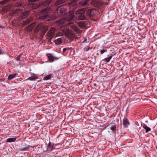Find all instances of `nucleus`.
<instances>
[{"mask_svg":"<svg viewBox=\"0 0 157 157\" xmlns=\"http://www.w3.org/2000/svg\"><path fill=\"white\" fill-rule=\"evenodd\" d=\"M68 49H69L67 48H64L63 49V52H66L67 50H68Z\"/></svg>","mask_w":157,"mask_h":157,"instance_id":"37","label":"nucleus"},{"mask_svg":"<svg viewBox=\"0 0 157 157\" xmlns=\"http://www.w3.org/2000/svg\"><path fill=\"white\" fill-rule=\"evenodd\" d=\"M16 137L13 138H9L7 139L6 142H9L10 143L14 142L16 140Z\"/></svg>","mask_w":157,"mask_h":157,"instance_id":"18","label":"nucleus"},{"mask_svg":"<svg viewBox=\"0 0 157 157\" xmlns=\"http://www.w3.org/2000/svg\"><path fill=\"white\" fill-rule=\"evenodd\" d=\"M122 124L125 128L128 127V126L130 124V122L127 118H125L123 119Z\"/></svg>","mask_w":157,"mask_h":157,"instance_id":"6","label":"nucleus"},{"mask_svg":"<svg viewBox=\"0 0 157 157\" xmlns=\"http://www.w3.org/2000/svg\"><path fill=\"white\" fill-rule=\"evenodd\" d=\"M51 11V9L50 7H47L46 8L44 9L41 12V13L44 14V15L39 17L40 19H45L48 16L47 14L48 13Z\"/></svg>","mask_w":157,"mask_h":157,"instance_id":"2","label":"nucleus"},{"mask_svg":"<svg viewBox=\"0 0 157 157\" xmlns=\"http://www.w3.org/2000/svg\"><path fill=\"white\" fill-rule=\"evenodd\" d=\"M43 26V24L42 23H40L36 27V31H38Z\"/></svg>","mask_w":157,"mask_h":157,"instance_id":"25","label":"nucleus"},{"mask_svg":"<svg viewBox=\"0 0 157 157\" xmlns=\"http://www.w3.org/2000/svg\"><path fill=\"white\" fill-rule=\"evenodd\" d=\"M37 78H38L37 76H33L29 77L28 78V79L30 81H35Z\"/></svg>","mask_w":157,"mask_h":157,"instance_id":"26","label":"nucleus"},{"mask_svg":"<svg viewBox=\"0 0 157 157\" xmlns=\"http://www.w3.org/2000/svg\"><path fill=\"white\" fill-rule=\"evenodd\" d=\"M79 25L80 26L82 27L85 25V24L84 23L81 22L79 23Z\"/></svg>","mask_w":157,"mask_h":157,"instance_id":"31","label":"nucleus"},{"mask_svg":"<svg viewBox=\"0 0 157 157\" xmlns=\"http://www.w3.org/2000/svg\"><path fill=\"white\" fill-rule=\"evenodd\" d=\"M62 40L61 38H59L55 40V43L57 45H59L62 43Z\"/></svg>","mask_w":157,"mask_h":157,"instance_id":"17","label":"nucleus"},{"mask_svg":"<svg viewBox=\"0 0 157 157\" xmlns=\"http://www.w3.org/2000/svg\"><path fill=\"white\" fill-rule=\"evenodd\" d=\"M52 74L48 75L44 77L43 80H47L50 79L52 77Z\"/></svg>","mask_w":157,"mask_h":157,"instance_id":"19","label":"nucleus"},{"mask_svg":"<svg viewBox=\"0 0 157 157\" xmlns=\"http://www.w3.org/2000/svg\"><path fill=\"white\" fill-rule=\"evenodd\" d=\"M57 10L59 11V13L62 15H63L66 13L65 12L66 11V9L64 8L59 7L57 9Z\"/></svg>","mask_w":157,"mask_h":157,"instance_id":"11","label":"nucleus"},{"mask_svg":"<svg viewBox=\"0 0 157 157\" xmlns=\"http://www.w3.org/2000/svg\"><path fill=\"white\" fill-rule=\"evenodd\" d=\"M51 0H47L46 1L44 2H41L39 3V7H44L46 6L49 5L51 3Z\"/></svg>","mask_w":157,"mask_h":157,"instance_id":"3","label":"nucleus"},{"mask_svg":"<svg viewBox=\"0 0 157 157\" xmlns=\"http://www.w3.org/2000/svg\"><path fill=\"white\" fill-rule=\"evenodd\" d=\"M66 19L65 18H63L62 19L57 21H56V23L57 25H60L63 24L66 21Z\"/></svg>","mask_w":157,"mask_h":157,"instance_id":"9","label":"nucleus"},{"mask_svg":"<svg viewBox=\"0 0 157 157\" xmlns=\"http://www.w3.org/2000/svg\"><path fill=\"white\" fill-rule=\"evenodd\" d=\"M21 55V54H20L16 58V59L17 60H19L20 59V56Z\"/></svg>","mask_w":157,"mask_h":157,"instance_id":"36","label":"nucleus"},{"mask_svg":"<svg viewBox=\"0 0 157 157\" xmlns=\"http://www.w3.org/2000/svg\"><path fill=\"white\" fill-rule=\"evenodd\" d=\"M9 0H4L2 1L1 2V3L3 4H6L8 1Z\"/></svg>","mask_w":157,"mask_h":157,"instance_id":"33","label":"nucleus"},{"mask_svg":"<svg viewBox=\"0 0 157 157\" xmlns=\"http://www.w3.org/2000/svg\"><path fill=\"white\" fill-rule=\"evenodd\" d=\"M86 41H87L86 39H85V40H84V41L82 42V43H84V42H86Z\"/></svg>","mask_w":157,"mask_h":157,"instance_id":"38","label":"nucleus"},{"mask_svg":"<svg viewBox=\"0 0 157 157\" xmlns=\"http://www.w3.org/2000/svg\"><path fill=\"white\" fill-rule=\"evenodd\" d=\"M21 11L20 10H16L12 11L11 15L13 16H16L18 15L19 13H21Z\"/></svg>","mask_w":157,"mask_h":157,"instance_id":"7","label":"nucleus"},{"mask_svg":"<svg viewBox=\"0 0 157 157\" xmlns=\"http://www.w3.org/2000/svg\"><path fill=\"white\" fill-rule=\"evenodd\" d=\"M71 28L76 32H78L79 31V29L76 25H71L70 26Z\"/></svg>","mask_w":157,"mask_h":157,"instance_id":"16","label":"nucleus"},{"mask_svg":"<svg viewBox=\"0 0 157 157\" xmlns=\"http://www.w3.org/2000/svg\"><path fill=\"white\" fill-rule=\"evenodd\" d=\"M143 128L145 130V132L147 133L151 130V128L148 127L146 124H144L142 125Z\"/></svg>","mask_w":157,"mask_h":157,"instance_id":"14","label":"nucleus"},{"mask_svg":"<svg viewBox=\"0 0 157 157\" xmlns=\"http://www.w3.org/2000/svg\"><path fill=\"white\" fill-rule=\"evenodd\" d=\"M2 50L0 48V54H2Z\"/></svg>","mask_w":157,"mask_h":157,"instance_id":"39","label":"nucleus"},{"mask_svg":"<svg viewBox=\"0 0 157 157\" xmlns=\"http://www.w3.org/2000/svg\"><path fill=\"white\" fill-rule=\"evenodd\" d=\"M89 49V46H87L84 48L83 50L84 51H88Z\"/></svg>","mask_w":157,"mask_h":157,"instance_id":"30","label":"nucleus"},{"mask_svg":"<svg viewBox=\"0 0 157 157\" xmlns=\"http://www.w3.org/2000/svg\"><path fill=\"white\" fill-rule=\"evenodd\" d=\"M46 56L48 57V61L49 62H53L55 59H57V58L53 56L52 54L50 53H48L46 54Z\"/></svg>","mask_w":157,"mask_h":157,"instance_id":"5","label":"nucleus"},{"mask_svg":"<svg viewBox=\"0 0 157 157\" xmlns=\"http://www.w3.org/2000/svg\"><path fill=\"white\" fill-rule=\"evenodd\" d=\"M107 50L106 49H103L102 50H101L100 51V52L101 53V54H102L103 53H104L105 52H107Z\"/></svg>","mask_w":157,"mask_h":157,"instance_id":"34","label":"nucleus"},{"mask_svg":"<svg viewBox=\"0 0 157 157\" xmlns=\"http://www.w3.org/2000/svg\"><path fill=\"white\" fill-rule=\"evenodd\" d=\"M33 29L32 27L30 25H29L26 28V30L27 31H31Z\"/></svg>","mask_w":157,"mask_h":157,"instance_id":"27","label":"nucleus"},{"mask_svg":"<svg viewBox=\"0 0 157 157\" xmlns=\"http://www.w3.org/2000/svg\"><path fill=\"white\" fill-rule=\"evenodd\" d=\"M56 30V29L54 28H52L49 31L48 35L50 36L53 37L54 36V32Z\"/></svg>","mask_w":157,"mask_h":157,"instance_id":"12","label":"nucleus"},{"mask_svg":"<svg viewBox=\"0 0 157 157\" xmlns=\"http://www.w3.org/2000/svg\"><path fill=\"white\" fill-rule=\"evenodd\" d=\"M30 11H26L22 13H21V17L22 19H24L27 18L29 14Z\"/></svg>","mask_w":157,"mask_h":157,"instance_id":"4","label":"nucleus"},{"mask_svg":"<svg viewBox=\"0 0 157 157\" xmlns=\"http://www.w3.org/2000/svg\"><path fill=\"white\" fill-rule=\"evenodd\" d=\"M89 2V0H85L80 2H79V4L80 5L83 6H85Z\"/></svg>","mask_w":157,"mask_h":157,"instance_id":"15","label":"nucleus"},{"mask_svg":"<svg viewBox=\"0 0 157 157\" xmlns=\"http://www.w3.org/2000/svg\"><path fill=\"white\" fill-rule=\"evenodd\" d=\"M77 18L78 20H83L86 19V17L83 14L79 15L77 16Z\"/></svg>","mask_w":157,"mask_h":157,"instance_id":"13","label":"nucleus"},{"mask_svg":"<svg viewBox=\"0 0 157 157\" xmlns=\"http://www.w3.org/2000/svg\"><path fill=\"white\" fill-rule=\"evenodd\" d=\"M21 3L20 2H17L15 4V6H18L21 5Z\"/></svg>","mask_w":157,"mask_h":157,"instance_id":"35","label":"nucleus"},{"mask_svg":"<svg viewBox=\"0 0 157 157\" xmlns=\"http://www.w3.org/2000/svg\"><path fill=\"white\" fill-rule=\"evenodd\" d=\"M4 81L3 80L2 78H0V82Z\"/></svg>","mask_w":157,"mask_h":157,"instance_id":"40","label":"nucleus"},{"mask_svg":"<svg viewBox=\"0 0 157 157\" xmlns=\"http://www.w3.org/2000/svg\"><path fill=\"white\" fill-rule=\"evenodd\" d=\"M33 20V19L32 17L27 19L26 20L23 21V25H27L32 22Z\"/></svg>","mask_w":157,"mask_h":157,"instance_id":"10","label":"nucleus"},{"mask_svg":"<svg viewBox=\"0 0 157 157\" xmlns=\"http://www.w3.org/2000/svg\"><path fill=\"white\" fill-rule=\"evenodd\" d=\"M33 28H34V26L36 25V24L35 22H33L30 25Z\"/></svg>","mask_w":157,"mask_h":157,"instance_id":"32","label":"nucleus"},{"mask_svg":"<svg viewBox=\"0 0 157 157\" xmlns=\"http://www.w3.org/2000/svg\"><path fill=\"white\" fill-rule=\"evenodd\" d=\"M93 11V10L92 9H88L86 11V15H87L89 16H91V12Z\"/></svg>","mask_w":157,"mask_h":157,"instance_id":"22","label":"nucleus"},{"mask_svg":"<svg viewBox=\"0 0 157 157\" xmlns=\"http://www.w3.org/2000/svg\"><path fill=\"white\" fill-rule=\"evenodd\" d=\"M10 6L8 5L7 6H5L3 8V10L4 12H6L8 11L10 9Z\"/></svg>","mask_w":157,"mask_h":157,"instance_id":"21","label":"nucleus"},{"mask_svg":"<svg viewBox=\"0 0 157 157\" xmlns=\"http://www.w3.org/2000/svg\"><path fill=\"white\" fill-rule=\"evenodd\" d=\"M16 75V74H10L8 77V79L9 80H11L15 77Z\"/></svg>","mask_w":157,"mask_h":157,"instance_id":"24","label":"nucleus"},{"mask_svg":"<svg viewBox=\"0 0 157 157\" xmlns=\"http://www.w3.org/2000/svg\"><path fill=\"white\" fill-rule=\"evenodd\" d=\"M65 2L64 0H58L56 1L55 3L56 5H59L60 4L63 3Z\"/></svg>","mask_w":157,"mask_h":157,"instance_id":"20","label":"nucleus"},{"mask_svg":"<svg viewBox=\"0 0 157 157\" xmlns=\"http://www.w3.org/2000/svg\"><path fill=\"white\" fill-rule=\"evenodd\" d=\"M116 126L115 125H114L111 126V129L113 131H114L115 130L116 128Z\"/></svg>","mask_w":157,"mask_h":157,"instance_id":"29","label":"nucleus"},{"mask_svg":"<svg viewBox=\"0 0 157 157\" xmlns=\"http://www.w3.org/2000/svg\"><path fill=\"white\" fill-rule=\"evenodd\" d=\"M113 57V56L111 55L108 57L104 59V60L106 63H107L109 62L110 59H112Z\"/></svg>","mask_w":157,"mask_h":157,"instance_id":"23","label":"nucleus"},{"mask_svg":"<svg viewBox=\"0 0 157 157\" xmlns=\"http://www.w3.org/2000/svg\"><path fill=\"white\" fill-rule=\"evenodd\" d=\"M47 30V29H45V30H42L41 32V33L40 34V36H43L44 35V34L46 32V31Z\"/></svg>","mask_w":157,"mask_h":157,"instance_id":"28","label":"nucleus"},{"mask_svg":"<svg viewBox=\"0 0 157 157\" xmlns=\"http://www.w3.org/2000/svg\"><path fill=\"white\" fill-rule=\"evenodd\" d=\"M61 32L63 34L65 35L66 37L72 39L75 36L74 33L67 29H62Z\"/></svg>","mask_w":157,"mask_h":157,"instance_id":"1","label":"nucleus"},{"mask_svg":"<svg viewBox=\"0 0 157 157\" xmlns=\"http://www.w3.org/2000/svg\"><path fill=\"white\" fill-rule=\"evenodd\" d=\"M86 10V9L85 8L79 9L75 12V14L79 15L83 14L85 13Z\"/></svg>","mask_w":157,"mask_h":157,"instance_id":"8","label":"nucleus"}]
</instances>
